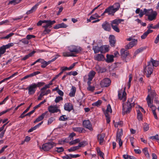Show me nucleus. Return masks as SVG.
Returning <instances> with one entry per match:
<instances>
[{
	"mask_svg": "<svg viewBox=\"0 0 159 159\" xmlns=\"http://www.w3.org/2000/svg\"><path fill=\"white\" fill-rule=\"evenodd\" d=\"M36 86L37 89L38 87H40L45 84V83L43 82H38L37 83H34Z\"/></svg>",
	"mask_w": 159,
	"mask_h": 159,
	"instance_id": "obj_42",
	"label": "nucleus"
},
{
	"mask_svg": "<svg viewBox=\"0 0 159 159\" xmlns=\"http://www.w3.org/2000/svg\"><path fill=\"white\" fill-rule=\"evenodd\" d=\"M120 54L121 57L123 60H124L129 55V51L124 48H122L120 50Z\"/></svg>",
	"mask_w": 159,
	"mask_h": 159,
	"instance_id": "obj_15",
	"label": "nucleus"
},
{
	"mask_svg": "<svg viewBox=\"0 0 159 159\" xmlns=\"http://www.w3.org/2000/svg\"><path fill=\"white\" fill-rule=\"evenodd\" d=\"M59 120H60L65 121L67 120V118L66 115H63L59 117Z\"/></svg>",
	"mask_w": 159,
	"mask_h": 159,
	"instance_id": "obj_51",
	"label": "nucleus"
},
{
	"mask_svg": "<svg viewBox=\"0 0 159 159\" xmlns=\"http://www.w3.org/2000/svg\"><path fill=\"white\" fill-rule=\"evenodd\" d=\"M97 152L98 155L101 157L104 158V153L101 151L99 148L97 149Z\"/></svg>",
	"mask_w": 159,
	"mask_h": 159,
	"instance_id": "obj_44",
	"label": "nucleus"
},
{
	"mask_svg": "<svg viewBox=\"0 0 159 159\" xmlns=\"http://www.w3.org/2000/svg\"><path fill=\"white\" fill-rule=\"evenodd\" d=\"M63 56L65 57H75L76 55H75L74 54L71 53V52H66L63 53Z\"/></svg>",
	"mask_w": 159,
	"mask_h": 159,
	"instance_id": "obj_31",
	"label": "nucleus"
},
{
	"mask_svg": "<svg viewBox=\"0 0 159 159\" xmlns=\"http://www.w3.org/2000/svg\"><path fill=\"white\" fill-rule=\"evenodd\" d=\"M63 100V98L61 96H58L56 98L55 100V102L56 103L62 100Z\"/></svg>",
	"mask_w": 159,
	"mask_h": 159,
	"instance_id": "obj_53",
	"label": "nucleus"
},
{
	"mask_svg": "<svg viewBox=\"0 0 159 159\" xmlns=\"http://www.w3.org/2000/svg\"><path fill=\"white\" fill-rule=\"evenodd\" d=\"M43 92H41L40 93V94L39 95V96L38 97V100H42V98L45 95H47V93H45V94H43Z\"/></svg>",
	"mask_w": 159,
	"mask_h": 159,
	"instance_id": "obj_55",
	"label": "nucleus"
},
{
	"mask_svg": "<svg viewBox=\"0 0 159 159\" xmlns=\"http://www.w3.org/2000/svg\"><path fill=\"white\" fill-rule=\"evenodd\" d=\"M6 51L5 50V48H3L2 46L0 47V58L2 55L6 52Z\"/></svg>",
	"mask_w": 159,
	"mask_h": 159,
	"instance_id": "obj_47",
	"label": "nucleus"
},
{
	"mask_svg": "<svg viewBox=\"0 0 159 159\" xmlns=\"http://www.w3.org/2000/svg\"><path fill=\"white\" fill-rule=\"evenodd\" d=\"M79 148L78 146L75 147H71L70 148L68 149V151L69 152H73L78 149Z\"/></svg>",
	"mask_w": 159,
	"mask_h": 159,
	"instance_id": "obj_43",
	"label": "nucleus"
},
{
	"mask_svg": "<svg viewBox=\"0 0 159 159\" xmlns=\"http://www.w3.org/2000/svg\"><path fill=\"white\" fill-rule=\"evenodd\" d=\"M95 59L96 60L100 61L104 60V56L102 54H98L95 57Z\"/></svg>",
	"mask_w": 159,
	"mask_h": 159,
	"instance_id": "obj_25",
	"label": "nucleus"
},
{
	"mask_svg": "<svg viewBox=\"0 0 159 159\" xmlns=\"http://www.w3.org/2000/svg\"><path fill=\"white\" fill-rule=\"evenodd\" d=\"M45 29L43 32V33L44 34H48L50 31L51 30L48 29V28H44Z\"/></svg>",
	"mask_w": 159,
	"mask_h": 159,
	"instance_id": "obj_61",
	"label": "nucleus"
},
{
	"mask_svg": "<svg viewBox=\"0 0 159 159\" xmlns=\"http://www.w3.org/2000/svg\"><path fill=\"white\" fill-rule=\"evenodd\" d=\"M86 142L85 141H83L81 142H79L78 146L79 148L81 147H84L87 144Z\"/></svg>",
	"mask_w": 159,
	"mask_h": 159,
	"instance_id": "obj_46",
	"label": "nucleus"
},
{
	"mask_svg": "<svg viewBox=\"0 0 159 159\" xmlns=\"http://www.w3.org/2000/svg\"><path fill=\"white\" fill-rule=\"evenodd\" d=\"M78 73L76 71H70L67 73V75H72L74 76L76 75H77Z\"/></svg>",
	"mask_w": 159,
	"mask_h": 159,
	"instance_id": "obj_57",
	"label": "nucleus"
},
{
	"mask_svg": "<svg viewBox=\"0 0 159 159\" xmlns=\"http://www.w3.org/2000/svg\"><path fill=\"white\" fill-rule=\"evenodd\" d=\"M35 36L34 35L28 34L26 36V38L28 40H30L32 38H35Z\"/></svg>",
	"mask_w": 159,
	"mask_h": 159,
	"instance_id": "obj_56",
	"label": "nucleus"
},
{
	"mask_svg": "<svg viewBox=\"0 0 159 159\" xmlns=\"http://www.w3.org/2000/svg\"><path fill=\"white\" fill-rule=\"evenodd\" d=\"M147 47H141L137 49L134 52V54L136 55L139 53L142 52L143 51L146 49Z\"/></svg>",
	"mask_w": 159,
	"mask_h": 159,
	"instance_id": "obj_30",
	"label": "nucleus"
},
{
	"mask_svg": "<svg viewBox=\"0 0 159 159\" xmlns=\"http://www.w3.org/2000/svg\"><path fill=\"white\" fill-rule=\"evenodd\" d=\"M106 117V120L107 122V124H108L110 122V117H109V115L108 114H107V113H106V114H105Z\"/></svg>",
	"mask_w": 159,
	"mask_h": 159,
	"instance_id": "obj_58",
	"label": "nucleus"
},
{
	"mask_svg": "<svg viewBox=\"0 0 159 159\" xmlns=\"http://www.w3.org/2000/svg\"><path fill=\"white\" fill-rule=\"evenodd\" d=\"M82 49L80 47L74 45H71L68 47V50L71 53L74 54L75 55L79 53L81 51Z\"/></svg>",
	"mask_w": 159,
	"mask_h": 159,
	"instance_id": "obj_3",
	"label": "nucleus"
},
{
	"mask_svg": "<svg viewBox=\"0 0 159 159\" xmlns=\"http://www.w3.org/2000/svg\"><path fill=\"white\" fill-rule=\"evenodd\" d=\"M115 10H116V9H114L111 6L105 10V12H107L109 15H113L114 13L116 12Z\"/></svg>",
	"mask_w": 159,
	"mask_h": 159,
	"instance_id": "obj_18",
	"label": "nucleus"
},
{
	"mask_svg": "<svg viewBox=\"0 0 159 159\" xmlns=\"http://www.w3.org/2000/svg\"><path fill=\"white\" fill-rule=\"evenodd\" d=\"M40 73V72L39 71H37L34 72L33 73L29 74L30 77H31L35 76L37 75H38Z\"/></svg>",
	"mask_w": 159,
	"mask_h": 159,
	"instance_id": "obj_59",
	"label": "nucleus"
},
{
	"mask_svg": "<svg viewBox=\"0 0 159 159\" xmlns=\"http://www.w3.org/2000/svg\"><path fill=\"white\" fill-rule=\"evenodd\" d=\"M149 94H150V98L152 99L157 97V95L154 90L151 91Z\"/></svg>",
	"mask_w": 159,
	"mask_h": 159,
	"instance_id": "obj_35",
	"label": "nucleus"
},
{
	"mask_svg": "<svg viewBox=\"0 0 159 159\" xmlns=\"http://www.w3.org/2000/svg\"><path fill=\"white\" fill-rule=\"evenodd\" d=\"M157 15V13L156 11L153 12L152 14L148 15V19L149 21H152L156 19V16Z\"/></svg>",
	"mask_w": 159,
	"mask_h": 159,
	"instance_id": "obj_20",
	"label": "nucleus"
},
{
	"mask_svg": "<svg viewBox=\"0 0 159 159\" xmlns=\"http://www.w3.org/2000/svg\"><path fill=\"white\" fill-rule=\"evenodd\" d=\"M123 134V130L122 129H119L116 134V141L118 142L120 147L122 146L123 144V142L121 140V137Z\"/></svg>",
	"mask_w": 159,
	"mask_h": 159,
	"instance_id": "obj_5",
	"label": "nucleus"
},
{
	"mask_svg": "<svg viewBox=\"0 0 159 159\" xmlns=\"http://www.w3.org/2000/svg\"><path fill=\"white\" fill-rule=\"evenodd\" d=\"M102 27L106 31H109L111 30L110 24L107 21H105L102 25Z\"/></svg>",
	"mask_w": 159,
	"mask_h": 159,
	"instance_id": "obj_13",
	"label": "nucleus"
},
{
	"mask_svg": "<svg viewBox=\"0 0 159 159\" xmlns=\"http://www.w3.org/2000/svg\"><path fill=\"white\" fill-rule=\"evenodd\" d=\"M124 20L121 19H116L111 22V25H118L121 22L123 21Z\"/></svg>",
	"mask_w": 159,
	"mask_h": 159,
	"instance_id": "obj_22",
	"label": "nucleus"
},
{
	"mask_svg": "<svg viewBox=\"0 0 159 159\" xmlns=\"http://www.w3.org/2000/svg\"><path fill=\"white\" fill-rule=\"evenodd\" d=\"M14 34L13 33H10L6 36L1 38L2 39H8Z\"/></svg>",
	"mask_w": 159,
	"mask_h": 159,
	"instance_id": "obj_52",
	"label": "nucleus"
},
{
	"mask_svg": "<svg viewBox=\"0 0 159 159\" xmlns=\"http://www.w3.org/2000/svg\"><path fill=\"white\" fill-rule=\"evenodd\" d=\"M149 139H156L157 140H158L159 139L158 134H156L154 136H151L149 137Z\"/></svg>",
	"mask_w": 159,
	"mask_h": 159,
	"instance_id": "obj_62",
	"label": "nucleus"
},
{
	"mask_svg": "<svg viewBox=\"0 0 159 159\" xmlns=\"http://www.w3.org/2000/svg\"><path fill=\"white\" fill-rule=\"evenodd\" d=\"M20 42L25 44H28L29 43V41L26 38L21 39L20 40Z\"/></svg>",
	"mask_w": 159,
	"mask_h": 159,
	"instance_id": "obj_48",
	"label": "nucleus"
},
{
	"mask_svg": "<svg viewBox=\"0 0 159 159\" xmlns=\"http://www.w3.org/2000/svg\"><path fill=\"white\" fill-rule=\"evenodd\" d=\"M55 120V118L53 117H50L48 121V124L49 125L51 124L53 121Z\"/></svg>",
	"mask_w": 159,
	"mask_h": 159,
	"instance_id": "obj_64",
	"label": "nucleus"
},
{
	"mask_svg": "<svg viewBox=\"0 0 159 159\" xmlns=\"http://www.w3.org/2000/svg\"><path fill=\"white\" fill-rule=\"evenodd\" d=\"M153 30H148L147 31L144 32L143 35L141 36V38L142 39H145L147 37L148 34L152 32Z\"/></svg>",
	"mask_w": 159,
	"mask_h": 159,
	"instance_id": "obj_27",
	"label": "nucleus"
},
{
	"mask_svg": "<svg viewBox=\"0 0 159 159\" xmlns=\"http://www.w3.org/2000/svg\"><path fill=\"white\" fill-rule=\"evenodd\" d=\"M111 6L114 9H116V10H115L116 11H117L119 9L120 7V3L119 2H116L115 3L113 6Z\"/></svg>",
	"mask_w": 159,
	"mask_h": 159,
	"instance_id": "obj_33",
	"label": "nucleus"
},
{
	"mask_svg": "<svg viewBox=\"0 0 159 159\" xmlns=\"http://www.w3.org/2000/svg\"><path fill=\"white\" fill-rule=\"evenodd\" d=\"M112 112V110L111 108V107L110 104H109L107 105V108L106 111H104V113L105 114H106V113L107 114H108V112H110V113H111Z\"/></svg>",
	"mask_w": 159,
	"mask_h": 159,
	"instance_id": "obj_36",
	"label": "nucleus"
},
{
	"mask_svg": "<svg viewBox=\"0 0 159 159\" xmlns=\"http://www.w3.org/2000/svg\"><path fill=\"white\" fill-rule=\"evenodd\" d=\"M105 137V134L102 133L98 134L97 135V139L99 141V144L100 145H102L104 142V138Z\"/></svg>",
	"mask_w": 159,
	"mask_h": 159,
	"instance_id": "obj_16",
	"label": "nucleus"
},
{
	"mask_svg": "<svg viewBox=\"0 0 159 159\" xmlns=\"http://www.w3.org/2000/svg\"><path fill=\"white\" fill-rule=\"evenodd\" d=\"M113 29L116 32L119 33L120 31V29L116 25H111Z\"/></svg>",
	"mask_w": 159,
	"mask_h": 159,
	"instance_id": "obj_38",
	"label": "nucleus"
},
{
	"mask_svg": "<svg viewBox=\"0 0 159 159\" xmlns=\"http://www.w3.org/2000/svg\"><path fill=\"white\" fill-rule=\"evenodd\" d=\"M37 88L34 83H33L29 85L26 89L28 90V94L29 95H33L35 93Z\"/></svg>",
	"mask_w": 159,
	"mask_h": 159,
	"instance_id": "obj_6",
	"label": "nucleus"
},
{
	"mask_svg": "<svg viewBox=\"0 0 159 159\" xmlns=\"http://www.w3.org/2000/svg\"><path fill=\"white\" fill-rule=\"evenodd\" d=\"M114 56L113 55H109L107 54V59L106 61L108 63L112 62L114 61Z\"/></svg>",
	"mask_w": 159,
	"mask_h": 159,
	"instance_id": "obj_26",
	"label": "nucleus"
},
{
	"mask_svg": "<svg viewBox=\"0 0 159 159\" xmlns=\"http://www.w3.org/2000/svg\"><path fill=\"white\" fill-rule=\"evenodd\" d=\"M57 149L56 150H55V151H57L58 153H60L63 151L64 149L63 147H57L56 148Z\"/></svg>",
	"mask_w": 159,
	"mask_h": 159,
	"instance_id": "obj_54",
	"label": "nucleus"
},
{
	"mask_svg": "<svg viewBox=\"0 0 159 159\" xmlns=\"http://www.w3.org/2000/svg\"><path fill=\"white\" fill-rule=\"evenodd\" d=\"M80 142V140L79 139H77L70 142L69 144L70 145H73L77 143H79Z\"/></svg>",
	"mask_w": 159,
	"mask_h": 159,
	"instance_id": "obj_37",
	"label": "nucleus"
},
{
	"mask_svg": "<svg viewBox=\"0 0 159 159\" xmlns=\"http://www.w3.org/2000/svg\"><path fill=\"white\" fill-rule=\"evenodd\" d=\"M148 11V10L145 8L144 9L143 11L142 10H141L140 11V13L139 14V16L141 17H142L144 15V14H147Z\"/></svg>",
	"mask_w": 159,
	"mask_h": 159,
	"instance_id": "obj_41",
	"label": "nucleus"
},
{
	"mask_svg": "<svg viewBox=\"0 0 159 159\" xmlns=\"http://www.w3.org/2000/svg\"><path fill=\"white\" fill-rule=\"evenodd\" d=\"M41 63L42 65L41 66L42 68H45L47 66V61L43 59L42 62H41Z\"/></svg>",
	"mask_w": 159,
	"mask_h": 159,
	"instance_id": "obj_45",
	"label": "nucleus"
},
{
	"mask_svg": "<svg viewBox=\"0 0 159 159\" xmlns=\"http://www.w3.org/2000/svg\"><path fill=\"white\" fill-rule=\"evenodd\" d=\"M122 93V90H121L120 91L118 92V96L119 99L120 100H123V101H125L126 100V97H125L126 95V93L125 91L123 92V94L121 96V93Z\"/></svg>",
	"mask_w": 159,
	"mask_h": 159,
	"instance_id": "obj_11",
	"label": "nucleus"
},
{
	"mask_svg": "<svg viewBox=\"0 0 159 159\" xmlns=\"http://www.w3.org/2000/svg\"><path fill=\"white\" fill-rule=\"evenodd\" d=\"M109 39L110 45L112 47L115 46L116 42L115 37L113 35H111L109 36Z\"/></svg>",
	"mask_w": 159,
	"mask_h": 159,
	"instance_id": "obj_14",
	"label": "nucleus"
},
{
	"mask_svg": "<svg viewBox=\"0 0 159 159\" xmlns=\"http://www.w3.org/2000/svg\"><path fill=\"white\" fill-rule=\"evenodd\" d=\"M102 103L101 100H98V101L93 103L92 105L94 107H98L100 106Z\"/></svg>",
	"mask_w": 159,
	"mask_h": 159,
	"instance_id": "obj_40",
	"label": "nucleus"
},
{
	"mask_svg": "<svg viewBox=\"0 0 159 159\" xmlns=\"http://www.w3.org/2000/svg\"><path fill=\"white\" fill-rule=\"evenodd\" d=\"M100 17V16H99L97 13H96L95 14L91 16L90 17V19H91L92 20H94L96 19V18H99Z\"/></svg>",
	"mask_w": 159,
	"mask_h": 159,
	"instance_id": "obj_49",
	"label": "nucleus"
},
{
	"mask_svg": "<svg viewBox=\"0 0 159 159\" xmlns=\"http://www.w3.org/2000/svg\"><path fill=\"white\" fill-rule=\"evenodd\" d=\"M159 64L158 61L154 60L151 58V60L148 62V65L145 68H144V74L147 77H149L152 73L153 67H157Z\"/></svg>",
	"mask_w": 159,
	"mask_h": 159,
	"instance_id": "obj_1",
	"label": "nucleus"
},
{
	"mask_svg": "<svg viewBox=\"0 0 159 159\" xmlns=\"http://www.w3.org/2000/svg\"><path fill=\"white\" fill-rule=\"evenodd\" d=\"M150 108L151 109L152 111V112L156 111V107L155 106L153 105V104H152L150 106H149Z\"/></svg>",
	"mask_w": 159,
	"mask_h": 159,
	"instance_id": "obj_63",
	"label": "nucleus"
},
{
	"mask_svg": "<svg viewBox=\"0 0 159 159\" xmlns=\"http://www.w3.org/2000/svg\"><path fill=\"white\" fill-rule=\"evenodd\" d=\"M73 130L75 132H78L79 133H81L82 132L84 129L82 127H76L73 128Z\"/></svg>",
	"mask_w": 159,
	"mask_h": 159,
	"instance_id": "obj_34",
	"label": "nucleus"
},
{
	"mask_svg": "<svg viewBox=\"0 0 159 159\" xmlns=\"http://www.w3.org/2000/svg\"><path fill=\"white\" fill-rule=\"evenodd\" d=\"M46 21L45 23H46V25L43 26V27L44 28H51L52 25L56 23V21L54 20L51 21L50 20H45Z\"/></svg>",
	"mask_w": 159,
	"mask_h": 159,
	"instance_id": "obj_17",
	"label": "nucleus"
},
{
	"mask_svg": "<svg viewBox=\"0 0 159 159\" xmlns=\"http://www.w3.org/2000/svg\"><path fill=\"white\" fill-rule=\"evenodd\" d=\"M47 112L48 111H46L42 113L41 116H39L34 121V123H35L42 120Z\"/></svg>",
	"mask_w": 159,
	"mask_h": 159,
	"instance_id": "obj_21",
	"label": "nucleus"
},
{
	"mask_svg": "<svg viewBox=\"0 0 159 159\" xmlns=\"http://www.w3.org/2000/svg\"><path fill=\"white\" fill-rule=\"evenodd\" d=\"M137 39H133L131 42H130L127 45L125 46V49H130L134 46L137 44Z\"/></svg>",
	"mask_w": 159,
	"mask_h": 159,
	"instance_id": "obj_9",
	"label": "nucleus"
},
{
	"mask_svg": "<svg viewBox=\"0 0 159 159\" xmlns=\"http://www.w3.org/2000/svg\"><path fill=\"white\" fill-rule=\"evenodd\" d=\"M95 74V72L93 70L90 71L88 75V80H92Z\"/></svg>",
	"mask_w": 159,
	"mask_h": 159,
	"instance_id": "obj_29",
	"label": "nucleus"
},
{
	"mask_svg": "<svg viewBox=\"0 0 159 159\" xmlns=\"http://www.w3.org/2000/svg\"><path fill=\"white\" fill-rule=\"evenodd\" d=\"M83 125L84 127L89 129L90 130H92L91 123L89 120H85L83 122Z\"/></svg>",
	"mask_w": 159,
	"mask_h": 159,
	"instance_id": "obj_10",
	"label": "nucleus"
},
{
	"mask_svg": "<svg viewBox=\"0 0 159 159\" xmlns=\"http://www.w3.org/2000/svg\"><path fill=\"white\" fill-rule=\"evenodd\" d=\"M103 48V47L102 46L99 47L98 46H96L93 47V49L95 53H98L99 52H102Z\"/></svg>",
	"mask_w": 159,
	"mask_h": 159,
	"instance_id": "obj_23",
	"label": "nucleus"
},
{
	"mask_svg": "<svg viewBox=\"0 0 159 159\" xmlns=\"http://www.w3.org/2000/svg\"><path fill=\"white\" fill-rule=\"evenodd\" d=\"M48 111L51 113H57L58 112H60L61 110L58 108V107L56 105L49 106L48 108Z\"/></svg>",
	"mask_w": 159,
	"mask_h": 159,
	"instance_id": "obj_8",
	"label": "nucleus"
},
{
	"mask_svg": "<svg viewBox=\"0 0 159 159\" xmlns=\"http://www.w3.org/2000/svg\"><path fill=\"white\" fill-rule=\"evenodd\" d=\"M151 98L150 96V94H148L146 98V100L147 101L148 107L150 106L152 104L153 99L151 100Z\"/></svg>",
	"mask_w": 159,
	"mask_h": 159,
	"instance_id": "obj_28",
	"label": "nucleus"
},
{
	"mask_svg": "<svg viewBox=\"0 0 159 159\" xmlns=\"http://www.w3.org/2000/svg\"><path fill=\"white\" fill-rule=\"evenodd\" d=\"M148 125L146 123H144L143 125V129L145 131H148L149 129Z\"/></svg>",
	"mask_w": 159,
	"mask_h": 159,
	"instance_id": "obj_50",
	"label": "nucleus"
},
{
	"mask_svg": "<svg viewBox=\"0 0 159 159\" xmlns=\"http://www.w3.org/2000/svg\"><path fill=\"white\" fill-rule=\"evenodd\" d=\"M111 83V80L108 78L103 79L100 83L102 87H107L109 86Z\"/></svg>",
	"mask_w": 159,
	"mask_h": 159,
	"instance_id": "obj_7",
	"label": "nucleus"
},
{
	"mask_svg": "<svg viewBox=\"0 0 159 159\" xmlns=\"http://www.w3.org/2000/svg\"><path fill=\"white\" fill-rule=\"evenodd\" d=\"M143 152L147 157L149 158L150 157V155L148 152L147 148H144L143 150Z\"/></svg>",
	"mask_w": 159,
	"mask_h": 159,
	"instance_id": "obj_39",
	"label": "nucleus"
},
{
	"mask_svg": "<svg viewBox=\"0 0 159 159\" xmlns=\"http://www.w3.org/2000/svg\"><path fill=\"white\" fill-rule=\"evenodd\" d=\"M137 118L139 121L143 120V115L139 110L137 111Z\"/></svg>",
	"mask_w": 159,
	"mask_h": 159,
	"instance_id": "obj_32",
	"label": "nucleus"
},
{
	"mask_svg": "<svg viewBox=\"0 0 159 159\" xmlns=\"http://www.w3.org/2000/svg\"><path fill=\"white\" fill-rule=\"evenodd\" d=\"M76 91V88L74 86H72L70 91L69 93V96L71 97H74L75 95Z\"/></svg>",
	"mask_w": 159,
	"mask_h": 159,
	"instance_id": "obj_24",
	"label": "nucleus"
},
{
	"mask_svg": "<svg viewBox=\"0 0 159 159\" xmlns=\"http://www.w3.org/2000/svg\"><path fill=\"white\" fill-rule=\"evenodd\" d=\"M130 99H128L127 102L125 103H123L122 114L124 115L125 114L129 113L131 110L132 106H134L135 104L134 102L130 103Z\"/></svg>",
	"mask_w": 159,
	"mask_h": 159,
	"instance_id": "obj_2",
	"label": "nucleus"
},
{
	"mask_svg": "<svg viewBox=\"0 0 159 159\" xmlns=\"http://www.w3.org/2000/svg\"><path fill=\"white\" fill-rule=\"evenodd\" d=\"M39 2H38L30 10L26 12V14L27 15H29L31 13H32L33 12H34L37 9V8L38 7L39 5Z\"/></svg>",
	"mask_w": 159,
	"mask_h": 159,
	"instance_id": "obj_19",
	"label": "nucleus"
},
{
	"mask_svg": "<svg viewBox=\"0 0 159 159\" xmlns=\"http://www.w3.org/2000/svg\"><path fill=\"white\" fill-rule=\"evenodd\" d=\"M54 146H56V144L54 142H48L43 144L42 145V148L40 147V148L43 150L44 151H48L52 148Z\"/></svg>",
	"mask_w": 159,
	"mask_h": 159,
	"instance_id": "obj_4",
	"label": "nucleus"
},
{
	"mask_svg": "<svg viewBox=\"0 0 159 159\" xmlns=\"http://www.w3.org/2000/svg\"><path fill=\"white\" fill-rule=\"evenodd\" d=\"M64 109L65 110L70 112L71 110L73 109L74 107L73 105L71 103H66L64 105Z\"/></svg>",
	"mask_w": 159,
	"mask_h": 159,
	"instance_id": "obj_12",
	"label": "nucleus"
},
{
	"mask_svg": "<svg viewBox=\"0 0 159 159\" xmlns=\"http://www.w3.org/2000/svg\"><path fill=\"white\" fill-rule=\"evenodd\" d=\"M8 99L9 96H7L2 101L0 102V105L5 104Z\"/></svg>",
	"mask_w": 159,
	"mask_h": 159,
	"instance_id": "obj_60",
	"label": "nucleus"
}]
</instances>
